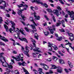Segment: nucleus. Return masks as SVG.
Segmentation results:
<instances>
[{
    "instance_id": "9d476101",
    "label": "nucleus",
    "mask_w": 74,
    "mask_h": 74,
    "mask_svg": "<svg viewBox=\"0 0 74 74\" xmlns=\"http://www.w3.org/2000/svg\"><path fill=\"white\" fill-rule=\"evenodd\" d=\"M17 64L19 65V66H21V65H22L23 66H26V63H25V62L23 61L22 63L20 62H19Z\"/></svg>"
},
{
    "instance_id": "c756f323",
    "label": "nucleus",
    "mask_w": 74,
    "mask_h": 74,
    "mask_svg": "<svg viewBox=\"0 0 74 74\" xmlns=\"http://www.w3.org/2000/svg\"><path fill=\"white\" fill-rule=\"evenodd\" d=\"M54 0L56 1H58V0ZM59 1H60L61 3L62 4H64V3L63 2V1H62V0H59Z\"/></svg>"
},
{
    "instance_id": "cd10ccee",
    "label": "nucleus",
    "mask_w": 74,
    "mask_h": 74,
    "mask_svg": "<svg viewBox=\"0 0 74 74\" xmlns=\"http://www.w3.org/2000/svg\"><path fill=\"white\" fill-rule=\"evenodd\" d=\"M19 32H20L21 33V34H23V35H24V36H25V33H24V32H23V31H22V30L21 29H20L19 30Z\"/></svg>"
},
{
    "instance_id": "4c0bfd02",
    "label": "nucleus",
    "mask_w": 74,
    "mask_h": 74,
    "mask_svg": "<svg viewBox=\"0 0 74 74\" xmlns=\"http://www.w3.org/2000/svg\"><path fill=\"white\" fill-rule=\"evenodd\" d=\"M57 8L58 10H59L60 11L62 10V8H60V6H57Z\"/></svg>"
},
{
    "instance_id": "a19ab883",
    "label": "nucleus",
    "mask_w": 74,
    "mask_h": 74,
    "mask_svg": "<svg viewBox=\"0 0 74 74\" xmlns=\"http://www.w3.org/2000/svg\"><path fill=\"white\" fill-rule=\"evenodd\" d=\"M31 26H32L33 29H35V30H36V27H35V26L33 25H31Z\"/></svg>"
},
{
    "instance_id": "c85d7f7f",
    "label": "nucleus",
    "mask_w": 74,
    "mask_h": 74,
    "mask_svg": "<svg viewBox=\"0 0 74 74\" xmlns=\"http://www.w3.org/2000/svg\"><path fill=\"white\" fill-rule=\"evenodd\" d=\"M21 15L22 19L23 20V21H25V15H23V16L22 14H21L20 15Z\"/></svg>"
},
{
    "instance_id": "20e7f679",
    "label": "nucleus",
    "mask_w": 74,
    "mask_h": 74,
    "mask_svg": "<svg viewBox=\"0 0 74 74\" xmlns=\"http://www.w3.org/2000/svg\"><path fill=\"white\" fill-rule=\"evenodd\" d=\"M6 21L8 23V24H10V23L12 25V27L13 28V30H15V26H16V24H15V23L14 22V21H10L9 20H6Z\"/></svg>"
},
{
    "instance_id": "5fc2aeb1",
    "label": "nucleus",
    "mask_w": 74,
    "mask_h": 74,
    "mask_svg": "<svg viewBox=\"0 0 74 74\" xmlns=\"http://www.w3.org/2000/svg\"><path fill=\"white\" fill-rule=\"evenodd\" d=\"M13 53H14V54H17V52L15 51H13Z\"/></svg>"
},
{
    "instance_id": "c9c22d12",
    "label": "nucleus",
    "mask_w": 74,
    "mask_h": 74,
    "mask_svg": "<svg viewBox=\"0 0 74 74\" xmlns=\"http://www.w3.org/2000/svg\"><path fill=\"white\" fill-rule=\"evenodd\" d=\"M13 29L12 28H10L9 29V32L11 33H14V32H13Z\"/></svg>"
},
{
    "instance_id": "6e6d98bb",
    "label": "nucleus",
    "mask_w": 74,
    "mask_h": 74,
    "mask_svg": "<svg viewBox=\"0 0 74 74\" xmlns=\"http://www.w3.org/2000/svg\"><path fill=\"white\" fill-rule=\"evenodd\" d=\"M33 51L34 52H37V49H33Z\"/></svg>"
},
{
    "instance_id": "603ef678",
    "label": "nucleus",
    "mask_w": 74,
    "mask_h": 74,
    "mask_svg": "<svg viewBox=\"0 0 74 74\" xmlns=\"http://www.w3.org/2000/svg\"><path fill=\"white\" fill-rule=\"evenodd\" d=\"M31 42H36V41H35L34 40L32 39L31 40Z\"/></svg>"
},
{
    "instance_id": "13d9d810",
    "label": "nucleus",
    "mask_w": 74,
    "mask_h": 74,
    "mask_svg": "<svg viewBox=\"0 0 74 74\" xmlns=\"http://www.w3.org/2000/svg\"><path fill=\"white\" fill-rule=\"evenodd\" d=\"M33 71H34L35 72V74H37V73H36V72H37V70H36V69H34L33 70Z\"/></svg>"
},
{
    "instance_id": "423d86ee",
    "label": "nucleus",
    "mask_w": 74,
    "mask_h": 74,
    "mask_svg": "<svg viewBox=\"0 0 74 74\" xmlns=\"http://www.w3.org/2000/svg\"><path fill=\"white\" fill-rule=\"evenodd\" d=\"M55 26L54 25H53L52 27H51L50 29H49V30L51 34H53V33H54V31H55Z\"/></svg>"
},
{
    "instance_id": "9b49d317",
    "label": "nucleus",
    "mask_w": 74,
    "mask_h": 74,
    "mask_svg": "<svg viewBox=\"0 0 74 74\" xmlns=\"http://www.w3.org/2000/svg\"><path fill=\"white\" fill-rule=\"evenodd\" d=\"M53 12L55 15H56L57 16H58L59 15V11L57 9L54 10H53Z\"/></svg>"
},
{
    "instance_id": "69168bd1",
    "label": "nucleus",
    "mask_w": 74,
    "mask_h": 74,
    "mask_svg": "<svg viewBox=\"0 0 74 74\" xmlns=\"http://www.w3.org/2000/svg\"><path fill=\"white\" fill-rule=\"evenodd\" d=\"M23 7H25L26 8H28V5H27L26 4H25L24 5H23Z\"/></svg>"
},
{
    "instance_id": "58836bf2",
    "label": "nucleus",
    "mask_w": 74,
    "mask_h": 74,
    "mask_svg": "<svg viewBox=\"0 0 74 74\" xmlns=\"http://www.w3.org/2000/svg\"><path fill=\"white\" fill-rule=\"evenodd\" d=\"M0 24H1L3 21V18H2V17L0 16Z\"/></svg>"
},
{
    "instance_id": "338daca9",
    "label": "nucleus",
    "mask_w": 74,
    "mask_h": 74,
    "mask_svg": "<svg viewBox=\"0 0 74 74\" xmlns=\"http://www.w3.org/2000/svg\"><path fill=\"white\" fill-rule=\"evenodd\" d=\"M33 55H34V58H35V57H36V56H37L36 55V54H35V53H33Z\"/></svg>"
},
{
    "instance_id": "e433bc0d",
    "label": "nucleus",
    "mask_w": 74,
    "mask_h": 74,
    "mask_svg": "<svg viewBox=\"0 0 74 74\" xmlns=\"http://www.w3.org/2000/svg\"><path fill=\"white\" fill-rule=\"evenodd\" d=\"M24 29H25V30H26V32H29V29L27 28V27H25L24 28Z\"/></svg>"
},
{
    "instance_id": "79ce46f5",
    "label": "nucleus",
    "mask_w": 74,
    "mask_h": 74,
    "mask_svg": "<svg viewBox=\"0 0 74 74\" xmlns=\"http://www.w3.org/2000/svg\"><path fill=\"white\" fill-rule=\"evenodd\" d=\"M19 56H20V57L21 58H23V53L19 54Z\"/></svg>"
},
{
    "instance_id": "e2e57ef3",
    "label": "nucleus",
    "mask_w": 74,
    "mask_h": 74,
    "mask_svg": "<svg viewBox=\"0 0 74 74\" xmlns=\"http://www.w3.org/2000/svg\"><path fill=\"white\" fill-rule=\"evenodd\" d=\"M60 32H64V30L62 29H60Z\"/></svg>"
},
{
    "instance_id": "5701e85b",
    "label": "nucleus",
    "mask_w": 74,
    "mask_h": 74,
    "mask_svg": "<svg viewBox=\"0 0 74 74\" xmlns=\"http://www.w3.org/2000/svg\"><path fill=\"white\" fill-rule=\"evenodd\" d=\"M0 39L1 40H3V41L4 42H8V40L7 39H4L3 38H0Z\"/></svg>"
},
{
    "instance_id": "7c9ffc66",
    "label": "nucleus",
    "mask_w": 74,
    "mask_h": 74,
    "mask_svg": "<svg viewBox=\"0 0 74 74\" xmlns=\"http://www.w3.org/2000/svg\"><path fill=\"white\" fill-rule=\"evenodd\" d=\"M68 34L69 36H70V37H74V35L72 33H68Z\"/></svg>"
},
{
    "instance_id": "412c9836",
    "label": "nucleus",
    "mask_w": 74,
    "mask_h": 74,
    "mask_svg": "<svg viewBox=\"0 0 74 74\" xmlns=\"http://www.w3.org/2000/svg\"><path fill=\"white\" fill-rule=\"evenodd\" d=\"M4 3L5 4L4 5V7H3L5 8V7H6V3L5 2V1H0V4H1V3Z\"/></svg>"
},
{
    "instance_id": "f3484780",
    "label": "nucleus",
    "mask_w": 74,
    "mask_h": 74,
    "mask_svg": "<svg viewBox=\"0 0 74 74\" xmlns=\"http://www.w3.org/2000/svg\"><path fill=\"white\" fill-rule=\"evenodd\" d=\"M5 63L4 62H3L2 63V65L3 67H7V66L8 65V64L7 63V62H5Z\"/></svg>"
},
{
    "instance_id": "f8f14e48",
    "label": "nucleus",
    "mask_w": 74,
    "mask_h": 74,
    "mask_svg": "<svg viewBox=\"0 0 74 74\" xmlns=\"http://www.w3.org/2000/svg\"><path fill=\"white\" fill-rule=\"evenodd\" d=\"M29 19L30 21H31V22L34 23V25H35V26H37V24H36V23H35V22H34V18H33V17H30L29 18Z\"/></svg>"
},
{
    "instance_id": "680f3d73",
    "label": "nucleus",
    "mask_w": 74,
    "mask_h": 74,
    "mask_svg": "<svg viewBox=\"0 0 74 74\" xmlns=\"http://www.w3.org/2000/svg\"><path fill=\"white\" fill-rule=\"evenodd\" d=\"M6 16L7 17H8V18H10V15L9 14H6Z\"/></svg>"
},
{
    "instance_id": "a211bd4d",
    "label": "nucleus",
    "mask_w": 74,
    "mask_h": 74,
    "mask_svg": "<svg viewBox=\"0 0 74 74\" xmlns=\"http://www.w3.org/2000/svg\"><path fill=\"white\" fill-rule=\"evenodd\" d=\"M47 11L49 12L50 13H49V14H50V15H53V14L51 13H52V12H53V11H52L51 9H47Z\"/></svg>"
},
{
    "instance_id": "6e6552de",
    "label": "nucleus",
    "mask_w": 74,
    "mask_h": 74,
    "mask_svg": "<svg viewBox=\"0 0 74 74\" xmlns=\"http://www.w3.org/2000/svg\"><path fill=\"white\" fill-rule=\"evenodd\" d=\"M65 42H66L67 44H66V45H69L70 47H71L72 49L73 50V51H74V47H71V45H72V44L71 43H70L67 40H65Z\"/></svg>"
},
{
    "instance_id": "b1692460",
    "label": "nucleus",
    "mask_w": 74,
    "mask_h": 74,
    "mask_svg": "<svg viewBox=\"0 0 74 74\" xmlns=\"http://www.w3.org/2000/svg\"><path fill=\"white\" fill-rule=\"evenodd\" d=\"M12 58H13V59H15V60H16V61H18V62H19L20 61V59L18 60V58H16L14 57V56H12Z\"/></svg>"
},
{
    "instance_id": "0e129e2a",
    "label": "nucleus",
    "mask_w": 74,
    "mask_h": 74,
    "mask_svg": "<svg viewBox=\"0 0 74 74\" xmlns=\"http://www.w3.org/2000/svg\"><path fill=\"white\" fill-rule=\"evenodd\" d=\"M39 73L40 74H42V73L43 74H45V73H43L42 72V71H40V72H39Z\"/></svg>"
},
{
    "instance_id": "bb28decb",
    "label": "nucleus",
    "mask_w": 74,
    "mask_h": 74,
    "mask_svg": "<svg viewBox=\"0 0 74 74\" xmlns=\"http://www.w3.org/2000/svg\"><path fill=\"white\" fill-rule=\"evenodd\" d=\"M44 33L45 36H48V35L49 34V32H44Z\"/></svg>"
},
{
    "instance_id": "aec40b11",
    "label": "nucleus",
    "mask_w": 74,
    "mask_h": 74,
    "mask_svg": "<svg viewBox=\"0 0 74 74\" xmlns=\"http://www.w3.org/2000/svg\"><path fill=\"white\" fill-rule=\"evenodd\" d=\"M59 63L61 64H64L65 62L63 59H60L59 60Z\"/></svg>"
},
{
    "instance_id": "2f4dec72",
    "label": "nucleus",
    "mask_w": 74,
    "mask_h": 74,
    "mask_svg": "<svg viewBox=\"0 0 74 74\" xmlns=\"http://www.w3.org/2000/svg\"><path fill=\"white\" fill-rule=\"evenodd\" d=\"M52 52H53V53H56L55 54L56 55H57V56H58V58H60V56L58 55V54H57V53H56V52H55V51H52Z\"/></svg>"
},
{
    "instance_id": "49530a36",
    "label": "nucleus",
    "mask_w": 74,
    "mask_h": 74,
    "mask_svg": "<svg viewBox=\"0 0 74 74\" xmlns=\"http://www.w3.org/2000/svg\"><path fill=\"white\" fill-rule=\"evenodd\" d=\"M44 17H45V18L46 19L47 21H49V18H48L47 17V16L46 15H45Z\"/></svg>"
},
{
    "instance_id": "a18cd8bd",
    "label": "nucleus",
    "mask_w": 74,
    "mask_h": 74,
    "mask_svg": "<svg viewBox=\"0 0 74 74\" xmlns=\"http://www.w3.org/2000/svg\"><path fill=\"white\" fill-rule=\"evenodd\" d=\"M22 69H23L24 72H25V73H26V72H27V71H28L26 69H25L24 68V67H23Z\"/></svg>"
},
{
    "instance_id": "f704fd0d",
    "label": "nucleus",
    "mask_w": 74,
    "mask_h": 74,
    "mask_svg": "<svg viewBox=\"0 0 74 74\" xmlns=\"http://www.w3.org/2000/svg\"><path fill=\"white\" fill-rule=\"evenodd\" d=\"M11 61L12 62L10 63V64H15V62H14V60L12 59Z\"/></svg>"
},
{
    "instance_id": "39448f33",
    "label": "nucleus",
    "mask_w": 74,
    "mask_h": 74,
    "mask_svg": "<svg viewBox=\"0 0 74 74\" xmlns=\"http://www.w3.org/2000/svg\"><path fill=\"white\" fill-rule=\"evenodd\" d=\"M58 22H59L57 23L56 24V26H60V25H61L62 24V26L63 27H65V25H64V21L63 20H62V21H61V22L59 20H58Z\"/></svg>"
},
{
    "instance_id": "a878e982",
    "label": "nucleus",
    "mask_w": 74,
    "mask_h": 74,
    "mask_svg": "<svg viewBox=\"0 0 74 74\" xmlns=\"http://www.w3.org/2000/svg\"><path fill=\"white\" fill-rule=\"evenodd\" d=\"M53 60H54L55 62H56V60H58V58H57L55 57V56H53Z\"/></svg>"
},
{
    "instance_id": "7ed1b4c3",
    "label": "nucleus",
    "mask_w": 74,
    "mask_h": 74,
    "mask_svg": "<svg viewBox=\"0 0 74 74\" xmlns=\"http://www.w3.org/2000/svg\"><path fill=\"white\" fill-rule=\"evenodd\" d=\"M66 11H68V14L69 15L70 17L72 18H73L74 19V12L73 11H71L70 12V11H68L69 8H66Z\"/></svg>"
},
{
    "instance_id": "393cba45",
    "label": "nucleus",
    "mask_w": 74,
    "mask_h": 74,
    "mask_svg": "<svg viewBox=\"0 0 74 74\" xmlns=\"http://www.w3.org/2000/svg\"><path fill=\"white\" fill-rule=\"evenodd\" d=\"M37 52L39 53H42V51H41V49L39 48H37Z\"/></svg>"
},
{
    "instance_id": "0eeeda50",
    "label": "nucleus",
    "mask_w": 74,
    "mask_h": 74,
    "mask_svg": "<svg viewBox=\"0 0 74 74\" xmlns=\"http://www.w3.org/2000/svg\"><path fill=\"white\" fill-rule=\"evenodd\" d=\"M15 29L14 30H13L14 31V32H16L17 34H14V37L15 38H16V39H17V38H18V37H19V35H20V33L19 32V31H18V30H16V28H15Z\"/></svg>"
},
{
    "instance_id": "bf43d9fd",
    "label": "nucleus",
    "mask_w": 74,
    "mask_h": 74,
    "mask_svg": "<svg viewBox=\"0 0 74 74\" xmlns=\"http://www.w3.org/2000/svg\"><path fill=\"white\" fill-rule=\"evenodd\" d=\"M68 64L69 65H70L71 64V62H70V61H68Z\"/></svg>"
},
{
    "instance_id": "37998d69",
    "label": "nucleus",
    "mask_w": 74,
    "mask_h": 74,
    "mask_svg": "<svg viewBox=\"0 0 74 74\" xmlns=\"http://www.w3.org/2000/svg\"><path fill=\"white\" fill-rule=\"evenodd\" d=\"M32 1V2L33 3H36H36H37V0H31Z\"/></svg>"
},
{
    "instance_id": "4d7b16f0",
    "label": "nucleus",
    "mask_w": 74,
    "mask_h": 74,
    "mask_svg": "<svg viewBox=\"0 0 74 74\" xmlns=\"http://www.w3.org/2000/svg\"><path fill=\"white\" fill-rule=\"evenodd\" d=\"M69 66L70 68H71V69H72L73 67V65L72 64H70Z\"/></svg>"
},
{
    "instance_id": "09e8293b",
    "label": "nucleus",
    "mask_w": 74,
    "mask_h": 74,
    "mask_svg": "<svg viewBox=\"0 0 74 74\" xmlns=\"http://www.w3.org/2000/svg\"><path fill=\"white\" fill-rule=\"evenodd\" d=\"M57 39L58 41H61L62 40V38H61L58 37Z\"/></svg>"
},
{
    "instance_id": "1a4fd4ad",
    "label": "nucleus",
    "mask_w": 74,
    "mask_h": 74,
    "mask_svg": "<svg viewBox=\"0 0 74 74\" xmlns=\"http://www.w3.org/2000/svg\"><path fill=\"white\" fill-rule=\"evenodd\" d=\"M37 3L38 4H41V5H42L43 6H45V7L46 8H48V5H47V4L46 3H45L44 4H43L42 2H40V1H37Z\"/></svg>"
},
{
    "instance_id": "473e14b6",
    "label": "nucleus",
    "mask_w": 74,
    "mask_h": 74,
    "mask_svg": "<svg viewBox=\"0 0 74 74\" xmlns=\"http://www.w3.org/2000/svg\"><path fill=\"white\" fill-rule=\"evenodd\" d=\"M8 66L9 68L10 69H12L13 67L12 65H9V64H8Z\"/></svg>"
},
{
    "instance_id": "de8ad7c7",
    "label": "nucleus",
    "mask_w": 74,
    "mask_h": 74,
    "mask_svg": "<svg viewBox=\"0 0 74 74\" xmlns=\"http://www.w3.org/2000/svg\"><path fill=\"white\" fill-rule=\"evenodd\" d=\"M52 18L54 22H56V19L55 18V17L53 16V17H52Z\"/></svg>"
},
{
    "instance_id": "c03bdc74",
    "label": "nucleus",
    "mask_w": 74,
    "mask_h": 74,
    "mask_svg": "<svg viewBox=\"0 0 74 74\" xmlns=\"http://www.w3.org/2000/svg\"><path fill=\"white\" fill-rule=\"evenodd\" d=\"M0 9H1V10H4L5 8L3 6H0Z\"/></svg>"
},
{
    "instance_id": "3c124183",
    "label": "nucleus",
    "mask_w": 74,
    "mask_h": 74,
    "mask_svg": "<svg viewBox=\"0 0 74 74\" xmlns=\"http://www.w3.org/2000/svg\"><path fill=\"white\" fill-rule=\"evenodd\" d=\"M16 43L17 42H13V45L14 46H15L16 45Z\"/></svg>"
},
{
    "instance_id": "4be33fe9",
    "label": "nucleus",
    "mask_w": 74,
    "mask_h": 74,
    "mask_svg": "<svg viewBox=\"0 0 74 74\" xmlns=\"http://www.w3.org/2000/svg\"><path fill=\"white\" fill-rule=\"evenodd\" d=\"M30 8H31V10H33V11H34V10H33V8H34V9L35 10H37V7H35V8L33 6H31Z\"/></svg>"
},
{
    "instance_id": "6ab92c4d",
    "label": "nucleus",
    "mask_w": 74,
    "mask_h": 74,
    "mask_svg": "<svg viewBox=\"0 0 74 74\" xmlns=\"http://www.w3.org/2000/svg\"><path fill=\"white\" fill-rule=\"evenodd\" d=\"M4 27L7 32H8V27L6 24L4 25Z\"/></svg>"
},
{
    "instance_id": "dca6fc26",
    "label": "nucleus",
    "mask_w": 74,
    "mask_h": 74,
    "mask_svg": "<svg viewBox=\"0 0 74 74\" xmlns=\"http://www.w3.org/2000/svg\"><path fill=\"white\" fill-rule=\"evenodd\" d=\"M18 39H19V40H20L21 41H24L25 42H26L28 43V41H27V40L25 38H21L20 37H19L18 38Z\"/></svg>"
},
{
    "instance_id": "8fccbe9b",
    "label": "nucleus",
    "mask_w": 74,
    "mask_h": 74,
    "mask_svg": "<svg viewBox=\"0 0 74 74\" xmlns=\"http://www.w3.org/2000/svg\"><path fill=\"white\" fill-rule=\"evenodd\" d=\"M68 1L69 2H70V3H73V2H74V0H68Z\"/></svg>"
},
{
    "instance_id": "ea45409f",
    "label": "nucleus",
    "mask_w": 74,
    "mask_h": 74,
    "mask_svg": "<svg viewBox=\"0 0 74 74\" xmlns=\"http://www.w3.org/2000/svg\"><path fill=\"white\" fill-rule=\"evenodd\" d=\"M5 45L4 43L3 42H0V45H3V46H4Z\"/></svg>"
},
{
    "instance_id": "f03ea898",
    "label": "nucleus",
    "mask_w": 74,
    "mask_h": 74,
    "mask_svg": "<svg viewBox=\"0 0 74 74\" xmlns=\"http://www.w3.org/2000/svg\"><path fill=\"white\" fill-rule=\"evenodd\" d=\"M51 66L53 68V69H56L58 68V69H57V71L58 72V73H61L63 71V68L59 66H56V65H55L51 64Z\"/></svg>"
},
{
    "instance_id": "774afa93",
    "label": "nucleus",
    "mask_w": 74,
    "mask_h": 74,
    "mask_svg": "<svg viewBox=\"0 0 74 74\" xmlns=\"http://www.w3.org/2000/svg\"><path fill=\"white\" fill-rule=\"evenodd\" d=\"M64 70L67 73H69V71H68V70L66 69H64Z\"/></svg>"
},
{
    "instance_id": "2eb2a0df",
    "label": "nucleus",
    "mask_w": 74,
    "mask_h": 74,
    "mask_svg": "<svg viewBox=\"0 0 74 74\" xmlns=\"http://www.w3.org/2000/svg\"><path fill=\"white\" fill-rule=\"evenodd\" d=\"M40 65L42 66H43V68L45 69V70H47V69L46 68H45V66H47V67L48 69H49V67H48V66H47V65L44 64H42V63H40Z\"/></svg>"
},
{
    "instance_id": "ddd939ff",
    "label": "nucleus",
    "mask_w": 74,
    "mask_h": 74,
    "mask_svg": "<svg viewBox=\"0 0 74 74\" xmlns=\"http://www.w3.org/2000/svg\"><path fill=\"white\" fill-rule=\"evenodd\" d=\"M3 55H4V53L3 52L0 53V58H1V59L3 58L4 61L5 62H6V61L5 60V58H4V57H3Z\"/></svg>"
},
{
    "instance_id": "4468645a",
    "label": "nucleus",
    "mask_w": 74,
    "mask_h": 74,
    "mask_svg": "<svg viewBox=\"0 0 74 74\" xmlns=\"http://www.w3.org/2000/svg\"><path fill=\"white\" fill-rule=\"evenodd\" d=\"M20 10H19V9H17L18 10V12L17 14L19 15H20L22 14L23 12L22 11H23L24 10V9H21V8H20Z\"/></svg>"
},
{
    "instance_id": "864d4df0",
    "label": "nucleus",
    "mask_w": 74,
    "mask_h": 74,
    "mask_svg": "<svg viewBox=\"0 0 74 74\" xmlns=\"http://www.w3.org/2000/svg\"><path fill=\"white\" fill-rule=\"evenodd\" d=\"M12 14H13L14 15H15V14H16V13L14 11V10H12Z\"/></svg>"
},
{
    "instance_id": "f257e3e1",
    "label": "nucleus",
    "mask_w": 74,
    "mask_h": 74,
    "mask_svg": "<svg viewBox=\"0 0 74 74\" xmlns=\"http://www.w3.org/2000/svg\"><path fill=\"white\" fill-rule=\"evenodd\" d=\"M48 47H50L51 49H49V50L50 51H52V47L54 48V50H55L56 51V50H58V47H57V46H56V45H54L53 44H51L50 43V42H48Z\"/></svg>"
},
{
    "instance_id": "052dcab7",
    "label": "nucleus",
    "mask_w": 74,
    "mask_h": 74,
    "mask_svg": "<svg viewBox=\"0 0 74 74\" xmlns=\"http://www.w3.org/2000/svg\"><path fill=\"white\" fill-rule=\"evenodd\" d=\"M49 72V74H53V72L51 70H50Z\"/></svg>"
},
{
    "instance_id": "72a5a7b5",
    "label": "nucleus",
    "mask_w": 74,
    "mask_h": 74,
    "mask_svg": "<svg viewBox=\"0 0 74 74\" xmlns=\"http://www.w3.org/2000/svg\"><path fill=\"white\" fill-rule=\"evenodd\" d=\"M29 52V51L28 50L27 51H24L23 53L25 54V55H27V53H28Z\"/></svg>"
}]
</instances>
